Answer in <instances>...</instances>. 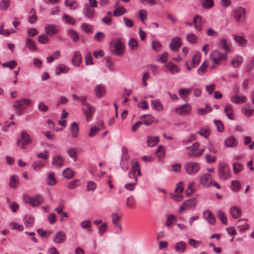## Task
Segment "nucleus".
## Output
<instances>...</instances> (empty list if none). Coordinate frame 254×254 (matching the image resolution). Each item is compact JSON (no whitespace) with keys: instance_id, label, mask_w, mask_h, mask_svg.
<instances>
[{"instance_id":"48","label":"nucleus","mask_w":254,"mask_h":254,"mask_svg":"<svg viewBox=\"0 0 254 254\" xmlns=\"http://www.w3.org/2000/svg\"><path fill=\"white\" fill-rule=\"evenodd\" d=\"M63 175L67 179H71L74 176V172L69 168H66L63 172Z\"/></svg>"},{"instance_id":"56","label":"nucleus","mask_w":254,"mask_h":254,"mask_svg":"<svg viewBox=\"0 0 254 254\" xmlns=\"http://www.w3.org/2000/svg\"><path fill=\"white\" fill-rule=\"evenodd\" d=\"M105 38V34L102 32H98L94 37V41L96 42H102Z\"/></svg>"},{"instance_id":"57","label":"nucleus","mask_w":254,"mask_h":254,"mask_svg":"<svg viewBox=\"0 0 254 254\" xmlns=\"http://www.w3.org/2000/svg\"><path fill=\"white\" fill-rule=\"evenodd\" d=\"M231 188L233 191H238L241 189V185L239 181L234 180L232 181Z\"/></svg>"},{"instance_id":"21","label":"nucleus","mask_w":254,"mask_h":254,"mask_svg":"<svg viewBox=\"0 0 254 254\" xmlns=\"http://www.w3.org/2000/svg\"><path fill=\"white\" fill-rule=\"evenodd\" d=\"M197 203V200L195 198H191L184 202L186 209H193Z\"/></svg>"},{"instance_id":"14","label":"nucleus","mask_w":254,"mask_h":254,"mask_svg":"<svg viewBox=\"0 0 254 254\" xmlns=\"http://www.w3.org/2000/svg\"><path fill=\"white\" fill-rule=\"evenodd\" d=\"M181 45V38L179 37H176L171 40L169 47L171 50L177 51Z\"/></svg>"},{"instance_id":"31","label":"nucleus","mask_w":254,"mask_h":254,"mask_svg":"<svg viewBox=\"0 0 254 254\" xmlns=\"http://www.w3.org/2000/svg\"><path fill=\"white\" fill-rule=\"evenodd\" d=\"M201 59V54L199 52H196L193 56L191 61V65L193 68L196 67L200 63Z\"/></svg>"},{"instance_id":"34","label":"nucleus","mask_w":254,"mask_h":254,"mask_svg":"<svg viewBox=\"0 0 254 254\" xmlns=\"http://www.w3.org/2000/svg\"><path fill=\"white\" fill-rule=\"evenodd\" d=\"M25 46L30 50L36 51L38 50L34 40L31 38H27Z\"/></svg>"},{"instance_id":"52","label":"nucleus","mask_w":254,"mask_h":254,"mask_svg":"<svg viewBox=\"0 0 254 254\" xmlns=\"http://www.w3.org/2000/svg\"><path fill=\"white\" fill-rule=\"evenodd\" d=\"M192 89V88H190L188 89L181 88L179 90L178 94L182 98H184V96L188 95L191 92Z\"/></svg>"},{"instance_id":"19","label":"nucleus","mask_w":254,"mask_h":254,"mask_svg":"<svg viewBox=\"0 0 254 254\" xmlns=\"http://www.w3.org/2000/svg\"><path fill=\"white\" fill-rule=\"evenodd\" d=\"M82 62L81 54L78 51H75L72 59V64L76 66H79Z\"/></svg>"},{"instance_id":"42","label":"nucleus","mask_w":254,"mask_h":254,"mask_svg":"<svg viewBox=\"0 0 254 254\" xmlns=\"http://www.w3.org/2000/svg\"><path fill=\"white\" fill-rule=\"evenodd\" d=\"M68 35L72 40L76 42L79 40V37L78 33L73 29H70L68 31Z\"/></svg>"},{"instance_id":"62","label":"nucleus","mask_w":254,"mask_h":254,"mask_svg":"<svg viewBox=\"0 0 254 254\" xmlns=\"http://www.w3.org/2000/svg\"><path fill=\"white\" fill-rule=\"evenodd\" d=\"M9 226L13 230L15 229L19 231H22L23 230V226L22 225L17 223L16 222L10 223Z\"/></svg>"},{"instance_id":"51","label":"nucleus","mask_w":254,"mask_h":254,"mask_svg":"<svg viewBox=\"0 0 254 254\" xmlns=\"http://www.w3.org/2000/svg\"><path fill=\"white\" fill-rule=\"evenodd\" d=\"M201 4L203 8L210 9L214 5L213 0H201Z\"/></svg>"},{"instance_id":"63","label":"nucleus","mask_w":254,"mask_h":254,"mask_svg":"<svg viewBox=\"0 0 254 254\" xmlns=\"http://www.w3.org/2000/svg\"><path fill=\"white\" fill-rule=\"evenodd\" d=\"M135 205V201L132 196H130L127 197L126 200L127 206L131 208L134 207Z\"/></svg>"},{"instance_id":"41","label":"nucleus","mask_w":254,"mask_h":254,"mask_svg":"<svg viewBox=\"0 0 254 254\" xmlns=\"http://www.w3.org/2000/svg\"><path fill=\"white\" fill-rule=\"evenodd\" d=\"M65 5L69 7L71 10L76 9L78 7V3L75 0H65Z\"/></svg>"},{"instance_id":"4","label":"nucleus","mask_w":254,"mask_h":254,"mask_svg":"<svg viewBox=\"0 0 254 254\" xmlns=\"http://www.w3.org/2000/svg\"><path fill=\"white\" fill-rule=\"evenodd\" d=\"M218 174L219 178L226 180L231 176V172L229 166L224 162H219L218 165Z\"/></svg>"},{"instance_id":"35","label":"nucleus","mask_w":254,"mask_h":254,"mask_svg":"<svg viewBox=\"0 0 254 254\" xmlns=\"http://www.w3.org/2000/svg\"><path fill=\"white\" fill-rule=\"evenodd\" d=\"M165 66L173 74H176L179 72V69L178 67L172 62H169L165 64Z\"/></svg>"},{"instance_id":"7","label":"nucleus","mask_w":254,"mask_h":254,"mask_svg":"<svg viewBox=\"0 0 254 254\" xmlns=\"http://www.w3.org/2000/svg\"><path fill=\"white\" fill-rule=\"evenodd\" d=\"M24 201L33 207L40 204L43 201V197L39 194H37L32 197L26 196L24 198Z\"/></svg>"},{"instance_id":"47","label":"nucleus","mask_w":254,"mask_h":254,"mask_svg":"<svg viewBox=\"0 0 254 254\" xmlns=\"http://www.w3.org/2000/svg\"><path fill=\"white\" fill-rule=\"evenodd\" d=\"M24 224L27 227L32 226L34 222V218L30 215H27L24 218Z\"/></svg>"},{"instance_id":"36","label":"nucleus","mask_w":254,"mask_h":254,"mask_svg":"<svg viewBox=\"0 0 254 254\" xmlns=\"http://www.w3.org/2000/svg\"><path fill=\"white\" fill-rule=\"evenodd\" d=\"M243 61V58L241 56L234 57L231 61V64L234 67H239Z\"/></svg>"},{"instance_id":"30","label":"nucleus","mask_w":254,"mask_h":254,"mask_svg":"<svg viewBox=\"0 0 254 254\" xmlns=\"http://www.w3.org/2000/svg\"><path fill=\"white\" fill-rule=\"evenodd\" d=\"M186 244L183 241H180L176 244L175 249L178 253H184L186 251Z\"/></svg>"},{"instance_id":"29","label":"nucleus","mask_w":254,"mask_h":254,"mask_svg":"<svg viewBox=\"0 0 254 254\" xmlns=\"http://www.w3.org/2000/svg\"><path fill=\"white\" fill-rule=\"evenodd\" d=\"M69 129L71 134V136L73 138L77 137L78 135L79 127L76 123H72L69 127Z\"/></svg>"},{"instance_id":"58","label":"nucleus","mask_w":254,"mask_h":254,"mask_svg":"<svg viewBox=\"0 0 254 254\" xmlns=\"http://www.w3.org/2000/svg\"><path fill=\"white\" fill-rule=\"evenodd\" d=\"M38 40L39 43L42 44H46L49 42V38L46 34L40 35L38 38Z\"/></svg>"},{"instance_id":"12","label":"nucleus","mask_w":254,"mask_h":254,"mask_svg":"<svg viewBox=\"0 0 254 254\" xmlns=\"http://www.w3.org/2000/svg\"><path fill=\"white\" fill-rule=\"evenodd\" d=\"M142 123L146 126H150L155 122L156 119L151 114H144L140 117Z\"/></svg>"},{"instance_id":"32","label":"nucleus","mask_w":254,"mask_h":254,"mask_svg":"<svg viewBox=\"0 0 254 254\" xmlns=\"http://www.w3.org/2000/svg\"><path fill=\"white\" fill-rule=\"evenodd\" d=\"M87 121H89L94 112V107L89 104H87L86 108L84 109Z\"/></svg>"},{"instance_id":"59","label":"nucleus","mask_w":254,"mask_h":254,"mask_svg":"<svg viewBox=\"0 0 254 254\" xmlns=\"http://www.w3.org/2000/svg\"><path fill=\"white\" fill-rule=\"evenodd\" d=\"M197 36L192 33L188 34L187 36L188 41L192 44H194L197 42Z\"/></svg>"},{"instance_id":"20","label":"nucleus","mask_w":254,"mask_h":254,"mask_svg":"<svg viewBox=\"0 0 254 254\" xmlns=\"http://www.w3.org/2000/svg\"><path fill=\"white\" fill-rule=\"evenodd\" d=\"M219 47L223 50L225 53H228L231 51V48L227 44V39L224 37H222L220 40V45Z\"/></svg>"},{"instance_id":"45","label":"nucleus","mask_w":254,"mask_h":254,"mask_svg":"<svg viewBox=\"0 0 254 254\" xmlns=\"http://www.w3.org/2000/svg\"><path fill=\"white\" fill-rule=\"evenodd\" d=\"M128 45L130 49L133 51L137 49L138 42L137 40L134 38H130L128 42Z\"/></svg>"},{"instance_id":"6","label":"nucleus","mask_w":254,"mask_h":254,"mask_svg":"<svg viewBox=\"0 0 254 254\" xmlns=\"http://www.w3.org/2000/svg\"><path fill=\"white\" fill-rule=\"evenodd\" d=\"M227 54L226 53H221L217 51H214L210 56L213 63L216 64H219L222 60H226L227 59Z\"/></svg>"},{"instance_id":"64","label":"nucleus","mask_w":254,"mask_h":254,"mask_svg":"<svg viewBox=\"0 0 254 254\" xmlns=\"http://www.w3.org/2000/svg\"><path fill=\"white\" fill-rule=\"evenodd\" d=\"M233 168L234 173H238L242 171L243 169V166L239 162H236L233 164Z\"/></svg>"},{"instance_id":"50","label":"nucleus","mask_w":254,"mask_h":254,"mask_svg":"<svg viewBox=\"0 0 254 254\" xmlns=\"http://www.w3.org/2000/svg\"><path fill=\"white\" fill-rule=\"evenodd\" d=\"M69 156L74 161L77 159V152L76 149L73 147H70L67 150Z\"/></svg>"},{"instance_id":"49","label":"nucleus","mask_w":254,"mask_h":254,"mask_svg":"<svg viewBox=\"0 0 254 254\" xmlns=\"http://www.w3.org/2000/svg\"><path fill=\"white\" fill-rule=\"evenodd\" d=\"M126 12V10L125 8L123 6H121L117 7L114 10L113 14L114 16H119L124 14Z\"/></svg>"},{"instance_id":"15","label":"nucleus","mask_w":254,"mask_h":254,"mask_svg":"<svg viewBox=\"0 0 254 254\" xmlns=\"http://www.w3.org/2000/svg\"><path fill=\"white\" fill-rule=\"evenodd\" d=\"M84 15L88 19H92L94 16V10L90 5L85 4L83 10Z\"/></svg>"},{"instance_id":"9","label":"nucleus","mask_w":254,"mask_h":254,"mask_svg":"<svg viewBox=\"0 0 254 254\" xmlns=\"http://www.w3.org/2000/svg\"><path fill=\"white\" fill-rule=\"evenodd\" d=\"M235 19L240 22L244 21L246 18V10L244 7H240L236 9L234 12Z\"/></svg>"},{"instance_id":"23","label":"nucleus","mask_w":254,"mask_h":254,"mask_svg":"<svg viewBox=\"0 0 254 254\" xmlns=\"http://www.w3.org/2000/svg\"><path fill=\"white\" fill-rule=\"evenodd\" d=\"M95 92L97 98H100L102 97L106 93V89L105 87L101 85H97L95 88Z\"/></svg>"},{"instance_id":"53","label":"nucleus","mask_w":254,"mask_h":254,"mask_svg":"<svg viewBox=\"0 0 254 254\" xmlns=\"http://www.w3.org/2000/svg\"><path fill=\"white\" fill-rule=\"evenodd\" d=\"M217 217L221 221V222L225 225L227 224V217L225 213L221 210H219L217 213Z\"/></svg>"},{"instance_id":"3","label":"nucleus","mask_w":254,"mask_h":254,"mask_svg":"<svg viewBox=\"0 0 254 254\" xmlns=\"http://www.w3.org/2000/svg\"><path fill=\"white\" fill-rule=\"evenodd\" d=\"M32 139L29 134L25 131H22L21 133V136L17 139V145L22 149H25L27 145L31 144Z\"/></svg>"},{"instance_id":"16","label":"nucleus","mask_w":254,"mask_h":254,"mask_svg":"<svg viewBox=\"0 0 254 254\" xmlns=\"http://www.w3.org/2000/svg\"><path fill=\"white\" fill-rule=\"evenodd\" d=\"M204 218L211 225L215 224L216 219L212 212L209 210H206L203 212Z\"/></svg>"},{"instance_id":"18","label":"nucleus","mask_w":254,"mask_h":254,"mask_svg":"<svg viewBox=\"0 0 254 254\" xmlns=\"http://www.w3.org/2000/svg\"><path fill=\"white\" fill-rule=\"evenodd\" d=\"M238 141L233 136H231L226 138L224 144L229 147H235L238 145Z\"/></svg>"},{"instance_id":"38","label":"nucleus","mask_w":254,"mask_h":254,"mask_svg":"<svg viewBox=\"0 0 254 254\" xmlns=\"http://www.w3.org/2000/svg\"><path fill=\"white\" fill-rule=\"evenodd\" d=\"M112 222L113 224L120 229L122 230V227L120 223V217L117 213H114L112 215Z\"/></svg>"},{"instance_id":"22","label":"nucleus","mask_w":254,"mask_h":254,"mask_svg":"<svg viewBox=\"0 0 254 254\" xmlns=\"http://www.w3.org/2000/svg\"><path fill=\"white\" fill-rule=\"evenodd\" d=\"M224 112L228 119L232 120H234V111L231 104H227L226 105L224 108Z\"/></svg>"},{"instance_id":"1","label":"nucleus","mask_w":254,"mask_h":254,"mask_svg":"<svg viewBox=\"0 0 254 254\" xmlns=\"http://www.w3.org/2000/svg\"><path fill=\"white\" fill-rule=\"evenodd\" d=\"M31 103V100L29 98H23L21 100H16L13 102L12 107L16 114L22 115V112Z\"/></svg>"},{"instance_id":"5","label":"nucleus","mask_w":254,"mask_h":254,"mask_svg":"<svg viewBox=\"0 0 254 254\" xmlns=\"http://www.w3.org/2000/svg\"><path fill=\"white\" fill-rule=\"evenodd\" d=\"M184 168L186 173L190 175L196 174L200 170L199 165L196 162H187L184 165Z\"/></svg>"},{"instance_id":"60","label":"nucleus","mask_w":254,"mask_h":254,"mask_svg":"<svg viewBox=\"0 0 254 254\" xmlns=\"http://www.w3.org/2000/svg\"><path fill=\"white\" fill-rule=\"evenodd\" d=\"M173 222H177V218L174 215H169L166 222V225L168 227H171Z\"/></svg>"},{"instance_id":"25","label":"nucleus","mask_w":254,"mask_h":254,"mask_svg":"<svg viewBox=\"0 0 254 254\" xmlns=\"http://www.w3.org/2000/svg\"><path fill=\"white\" fill-rule=\"evenodd\" d=\"M247 98L246 96H239L238 95H234L231 97V101L232 103L236 104L246 103Z\"/></svg>"},{"instance_id":"27","label":"nucleus","mask_w":254,"mask_h":254,"mask_svg":"<svg viewBox=\"0 0 254 254\" xmlns=\"http://www.w3.org/2000/svg\"><path fill=\"white\" fill-rule=\"evenodd\" d=\"M230 213L233 218L237 219L241 216V209L236 206H232L230 208Z\"/></svg>"},{"instance_id":"46","label":"nucleus","mask_w":254,"mask_h":254,"mask_svg":"<svg viewBox=\"0 0 254 254\" xmlns=\"http://www.w3.org/2000/svg\"><path fill=\"white\" fill-rule=\"evenodd\" d=\"M81 28L85 33L88 34L92 33L93 31L92 26L86 23H83L81 25Z\"/></svg>"},{"instance_id":"33","label":"nucleus","mask_w":254,"mask_h":254,"mask_svg":"<svg viewBox=\"0 0 254 254\" xmlns=\"http://www.w3.org/2000/svg\"><path fill=\"white\" fill-rule=\"evenodd\" d=\"M19 184V178L17 176L13 175L10 178V181L9 186L12 189H15L17 188Z\"/></svg>"},{"instance_id":"37","label":"nucleus","mask_w":254,"mask_h":254,"mask_svg":"<svg viewBox=\"0 0 254 254\" xmlns=\"http://www.w3.org/2000/svg\"><path fill=\"white\" fill-rule=\"evenodd\" d=\"M159 141L158 136H148L147 139V146L152 147L155 145Z\"/></svg>"},{"instance_id":"10","label":"nucleus","mask_w":254,"mask_h":254,"mask_svg":"<svg viewBox=\"0 0 254 254\" xmlns=\"http://www.w3.org/2000/svg\"><path fill=\"white\" fill-rule=\"evenodd\" d=\"M199 181L200 184L204 187H208L212 184V176L209 174H204L201 176H200Z\"/></svg>"},{"instance_id":"61","label":"nucleus","mask_w":254,"mask_h":254,"mask_svg":"<svg viewBox=\"0 0 254 254\" xmlns=\"http://www.w3.org/2000/svg\"><path fill=\"white\" fill-rule=\"evenodd\" d=\"M10 4V0H0V8L2 10H5L9 7Z\"/></svg>"},{"instance_id":"17","label":"nucleus","mask_w":254,"mask_h":254,"mask_svg":"<svg viewBox=\"0 0 254 254\" xmlns=\"http://www.w3.org/2000/svg\"><path fill=\"white\" fill-rule=\"evenodd\" d=\"M64 160L61 155L54 156L52 161V164L57 168H60L64 166Z\"/></svg>"},{"instance_id":"43","label":"nucleus","mask_w":254,"mask_h":254,"mask_svg":"<svg viewBox=\"0 0 254 254\" xmlns=\"http://www.w3.org/2000/svg\"><path fill=\"white\" fill-rule=\"evenodd\" d=\"M209 63L207 61H205L197 69V73L199 75H203L204 74L207 70V67L208 66Z\"/></svg>"},{"instance_id":"11","label":"nucleus","mask_w":254,"mask_h":254,"mask_svg":"<svg viewBox=\"0 0 254 254\" xmlns=\"http://www.w3.org/2000/svg\"><path fill=\"white\" fill-rule=\"evenodd\" d=\"M45 30L47 34L51 36L56 34L59 32L58 27L55 24H46L45 26Z\"/></svg>"},{"instance_id":"24","label":"nucleus","mask_w":254,"mask_h":254,"mask_svg":"<svg viewBox=\"0 0 254 254\" xmlns=\"http://www.w3.org/2000/svg\"><path fill=\"white\" fill-rule=\"evenodd\" d=\"M46 180L47 185L49 186H53L56 184L57 180L53 172H50L47 174Z\"/></svg>"},{"instance_id":"13","label":"nucleus","mask_w":254,"mask_h":254,"mask_svg":"<svg viewBox=\"0 0 254 254\" xmlns=\"http://www.w3.org/2000/svg\"><path fill=\"white\" fill-rule=\"evenodd\" d=\"M66 235L63 231H60L57 232L53 237V241L57 244H61L65 241Z\"/></svg>"},{"instance_id":"2","label":"nucleus","mask_w":254,"mask_h":254,"mask_svg":"<svg viewBox=\"0 0 254 254\" xmlns=\"http://www.w3.org/2000/svg\"><path fill=\"white\" fill-rule=\"evenodd\" d=\"M111 52L117 56H121L125 53V45L121 39L113 40L110 42Z\"/></svg>"},{"instance_id":"26","label":"nucleus","mask_w":254,"mask_h":254,"mask_svg":"<svg viewBox=\"0 0 254 254\" xmlns=\"http://www.w3.org/2000/svg\"><path fill=\"white\" fill-rule=\"evenodd\" d=\"M151 105L153 109L158 112H161L164 109L162 104L158 99L152 100L151 101Z\"/></svg>"},{"instance_id":"8","label":"nucleus","mask_w":254,"mask_h":254,"mask_svg":"<svg viewBox=\"0 0 254 254\" xmlns=\"http://www.w3.org/2000/svg\"><path fill=\"white\" fill-rule=\"evenodd\" d=\"M191 107L189 103L185 104L175 109V111L181 116L188 115L191 111Z\"/></svg>"},{"instance_id":"39","label":"nucleus","mask_w":254,"mask_h":254,"mask_svg":"<svg viewBox=\"0 0 254 254\" xmlns=\"http://www.w3.org/2000/svg\"><path fill=\"white\" fill-rule=\"evenodd\" d=\"M234 39L236 41L238 45L240 47H244L247 43V41L243 37L234 35Z\"/></svg>"},{"instance_id":"28","label":"nucleus","mask_w":254,"mask_h":254,"mask_svg":"<svg viewBox=\"0 0 254 254\" xmlns=\"http://www.w3.org/2000/svg\"><path fill=\"white\" fill-rule=\"evenodd\" d=\"M202 17L199 15H195L193 17L192 24H195V28L198 31L202 30L201 27Z\"/></svg>"},{"instance_id":"40","label":"nucleus","mask_w":254,"mask_h":254,"mask_svg":"<svg viewBox=\"0 0 254 254\" xmlns=\"http://www.w3.org/2000/svg\"><path fill=\"white\" fill-rule=\"evenodd\" d=\"M204 152V149H200L199 150L191 149V151L188 152V156L190 157H198L201 156Z\"/></svg>"},{"instance_id":"55","label":"nucleus","mask_w":254,"mask_h":254,"mask_svg":"<svg viewBox=\"0 0 254 254\" xmlns=\"http://www.w3.org/2000/svg\"><path fill=\"white\" fill-rule=\"evenodd\" d=\"M17 63L14 60H12L7 62L4 63L2 64L3 67H8L10 69H12L15 67Z\"/></svg>"},{"instance_id":"54","label":"nucleus","mask_w":254,"mask_h":254,"mask_svg":"<svg viewBox=\"0 0 254 254\" xmlns=\"http://www.w3.org/2000/svg\"><path fill=\"white\" fill-rule=\"evenodd\" d=\"M62 18L66 23L72 25L75 24V21L74 18L68 15L65 14H64L63 15Z\"/></svg>"},{"instance_id":"44","label":"nucleus","mask_w":254,"mask_h":254,"mask_svg":"<svg viewBox=\"0 0 254 254\" xmlns=\"http://www.w3.org/2000/svg\"><path fill=\"white\" fill-rule=\"evenodd\" d=\"M69 68L64 64H60L56 68V74L59 75L62 73H67Z\"/></svg>"}]
</instances>
